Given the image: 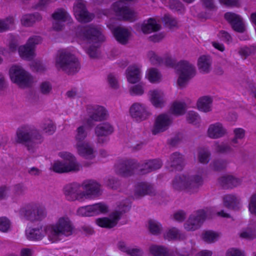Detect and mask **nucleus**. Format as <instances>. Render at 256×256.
<instances>
[{
	"label": "nucleus",
	"mask_w": 256,
	"mask_h": 256,
	"mask_svg": "<svg viewBox=\"0 0 256 256\" xmlns=\"http://www.w3.org/2000/svg\"><path fill=\"white\" fill-rule=\"evenodd\" d=\"M219 36L224 42H230L232 41L230 35L226 32L221 30L219 34Z\"/></svg>",
	"instance_id": "052dcab7"
},
{
	"label": "nucleus",
	"mask_w": 256,
	"mask_h": 256,
	"mask_svg": "<svg viewBox=\"0 0 256 256\" xmlns=\"http://www.w3.org/2000/svg\"><path fill=\"white\" fill-rule=\"evenodd\" d=\"M160 28L161 26L157 24L155 19L150 18L146 22H144L142 24L141 29L144 34H148L158 31L160 29Z\"/></svg>",
	"instance_id": "2f4dec72"
},
{
	"label": "nucleus",
	"mask_w": 256,
	"mask_h": 256,
	"mask_svg": "<svg viewBox=\"0 0 256 256\" xmlns=\"http://www.w3.org/2000/svg\"><path fill=\"white\" fill-rule=\"evenodd\" d=\"M163 22L168 26H174L176 22L169 16L166 14L163 18Z\"/></svg>",
	"instance_id": "69168bd1"
},
{
	"label": "nucleus",
	"mask_w": 256,
	"mask_h": 256,
	"mask_svg": "<svg viewBox=\"0 0 256 256\" xmlns=\"http://www.w3.org/2000/svg\"><path fill=\"white\" fill-rule=\"evenodd\" d=\"M128 254L131 256H142L143 252L140 248H130L129 250L128 251Z\"/></svg>",
	"instance_id": "774afa93"
},
{
	"label": "nucleus",
	"mask_w": 256,
	"mask_h": 256,
	"mask_svg": "<svg viewBox=\"0 0 256 256\" xmlns=\"http://www.w3.org/2000/svg\"><path fill=\"white\" fill-rule=\"evenodd\" d=\"M86 53L91 58H96L98 56L97 46H91L86 50Z\"/></svg>",
	"instance_id": "13d9d810"
},
{
	"label": "nucleus",
	"mask_w": 256,
	"mask_h": 256,
	"mask_svg": "<svg viewBox=\"0 0 256 256\" xmlns=\"http://www.w3.org/2000/svg\"><path fill=\"white\" fill-rule=\"evenodd\" d=\"M219 182L224 188H232L240 184V179L232 176H224L219 178Z\"/></svg>",
	"instance_id": "7c9ffc66"
},
{
	"label": "nucleus",
	"mask_w": 256,
	"mask_h": 256,
	"mask_svg": "<svg viewBox=\"0 0 256 256\" xmlns=\"http://www.w3.org/2000/svg\"><path fill=\"white\" fill-rule=\"evenodd\" d=\"M176 116V101H174L168 112L160 114L156 118L152 130V134L156 135L166 130L172 124L174 116Z\"/></svg>",
	"instance_id": "1a4fd4ad"
},
{
	"label": "nucleus",
	"mask_w": 256,
	"mask_h": 256,
	"mask_svg": "<svg viewBox=\"0 0 256 256\" xmlns=\"http://www.w3.org/2000/svg\"><path fill=\"white\" fill-rule=\"evenodd\" d=\"M22 212L26 219L31 222L41 221L47 215L45 207L38 204H29Z\"/></svg>",
	"instance_id": "f8f14e48"
},
{
	"label": "nucleus",
	"mask_w": 256,
	"mask_h": 256,
	"mask_svg": "<svg viewBox=\"0 0 256 256\" xmlns=\"http://www.w3.org/2000/svg\"><path fill=\"white\" fill-rule=\"evenodd\" d=\"M206 218V212L200 210L190 214L188 220L184 223V228L188 230H195L198 229Z\"/></svg>",
	"instance_id": "4468645a"
},
{
	"label": "nucleus",
	"mask_w": 256,
	"mask_h": 256,
	"mask_svg": "<svg viewBox=\"0 0 256 256\" xmlns=\"http://www.w3.org/2000/svg\"><path fill=\"white\" fill-rule=\"evenodd\" d=\"M204 6L209 10H215L216 7L214 4V0H202Z\"/></svg>",
	"instance_id": "e2e57ef3"
},
{
	"label": "nucleus",
	"mask_w": 256,
	"mask_h": 256,
	"mask_svg": "<svg viewBox=\"0 0 256 256\" xmlns=\"http://www.w3.org/2000/svg\"><path fill=\"white\" fill-rule=\"evenodd\" d=\"M130 114L132 118L139 122L146 120L151 115L146 106L139 102L132 104L130 108Z\"/></svg>",
	"instance_id": "a211bd4d"
},
{
	"label": "nucleus",
	"mask_w": 256,
	"mask_h": 256,
	"mask_svg": "<svg viewBox=\"0 0 256 256\" xmlns=\"http://www.w3.org/2000/svg\"><path fill=\"white\" fill-rule=\"evenodd\" d=\"M87 112L89 118L86 120V123L90 127L94 125V122L102 121L106 118V110L102 106H88Z\"/></svg>",
	"instance_id": "ddd939ff"
},
{
	"label": "nucleus",
	"mask_w": 256,
	"mask_h": 256,
	"mask_svg": "<svg viewBox=\"0 0 256 256\" xmlns=\"http://www.w3.org/2000/svg\"><path fill=\"white\" fill-rule=\"evenodd\" d=\"M80 36L84 40L97 42L104 40V36L96 28L88 26L83 27L80 30Z\"/></svg>",
	"instance_id": "f3484780"
},
{
	"label": "nucleus",
	"mask_w": 256,
	"mask_h": 256,
	"mask_svg": "<svg viewBox=\"0 0 256 256\" xmlns=\"http://www.w3.org/2000/svg\"><path fill=\"white\" fill-rule=\"evenodd\" d=\"M148 80L152 82H157L160 81L161 74L158 70L155 68H152L148 70Z\"/></svg>",
	"instance_id": "a19ab883"
},
{
	"label": "nucleus",
	"mask_w": 256,
	"mask_h": 256,
	"mask_svg": "<svg viewBox=\"0 0 256 256\" xmlns=\"http://www.w3.org/2000/svg\"><path fill=\"white\" fill-rule=\"evenodd\" d=\"M177 74H178L177 85L182 88H185L196 75L195 66L188 61L180 60L177 62Z\"/></svg>",
	"instance_id": "0eeeda50"
},
{
	"label": "nucleus",
	"mask_w": 256,
	"mask_h": 256,
	"mask_svg": "<svg viewBox=\"0 0 256 256\" xmlns=\"http://www.w3.org/2000/svg\"><path fill=\"white\" fill-rule=\"evenodd\" d=\"M224 17L234 31L242 33L246 30L245 24L240 16L235 13L228 12L224 14Z\"/></svg>",
	"instance_id": "4be33fe9"
},
{
	"label": "nucleus",
	"mask_w": 256,
	"mask_h": 256,
	"mask_svg": "<svg viewBox=\"0 0 256 256\" xmlns=\"http://www.w3.org/2000/svg\"><path fill=\"white\" fill-rule=\"evenodd\" d=\"M26 190V188L22 184H18L14 186L13 192L15 195L20 196L24 194Z\"/></svg>",
	"instance_id": "3c124183"
},
{
	"label": "nucleus",
	"mask_w": 256,
	"mask_h": 256,
	"mask_svg": "<svg viewBox=\"0 0 256 256\" xmlns=\"http://www.w3.org/2000/svg\"><path fill=\"white\" fill-rule=\"evenodd\" d=\"M226 161L223 159L214 160L211 164L210 166L216 171H220L224 169L226 167Z\"/></svg>",
	"instance_id": "79ce46f5"
},
{
	"label": "nucleus",
	"mask_w": 256,
	"mask_h": 256,
	"mask_svg": "<svg viewBox=\"0 0 256 256\" xmlns=\"http://www.w3.org/2000/svg\"><path fill=\"white\" fill-rule=\"evenodd\" d=\"M10 222L9 220L6 217L0 218V230L2 232H6L10 228Z\"/></svg>",
	"instance_id": "49530a36"
},
{
	"label": "nucleus",
	"mask_w": 256,
	"mask_h": 256,
	"mask_svg": "<svg viewBox=\"0 0 256 256\" xmlns=\"http://www.w3.org/2000/svg\"><path fill=\"white\" fill-rule=\"evenodd\" d=\"M184 165V162L183 156L180 154L177 153V170H180Z\"/></svg>",
	"instance_id": "680f3d73"
},
{
	"label": "nucleus",
	"mask_w": 256,
	"mask_h": 256,
	"mask_svg": "<svg viewBox=\"0 0 256 256\" xmlns=\"http://www.w3.org/2000/svg\"><path fill=\"white\" fill-rule=\"evenodd\" d=\"M108 80L110 86L113 88H118V80L112 74H110L108 76Z\"/></svg>",
	"instance_id": "6e6d98bb"
},
{
	"label": "nucleus",
	"mask_w": 256,
	"mask_h": 256,
	"mask_svg": "<svg viewBox=\"0 0 256 256\" xmlns=\"http://www.w3.org/2000/svg\"><path fill=\"white\" fill-rule=\"evenodd\" d=\"M74 227L68 216L60 217L57 222L46 226L49 239L57 242L72 234Z\"/></svg>",
	"instance_id": "f03ea898"
},
{
	"label": "nucleus",
	"mask_w": 256,
	"mask_h": 256,
	"mask_svg": "<svg viewBox=\"0 0 256 256\" xmlns=\"http://www.w3.org/2000/svg\"><path fill=\"white\" fill-rule=\"evenodd\" d=\"M108 211L106 206L102 203L96 204L79 208L77 210L78 216H92Z\"/></svg>",
	"instance_id": "6ab92c4d"
},
{
	"label": "nucleus",
	"mask_w": 256,
	"mask_h": 256,
	"mask_svg": "<svg viewBox=\"0 0 256 256\" xmlns=\"http://www.w3.org/2000/svg\"><path fill=\"white\" fill-rule=\"evenodd\" d=\"M52 18L54 20V22L53 23V28L57 31L60 30L64 28V22H68L70 23L72 21L70 16L62 8L57 9L52 14Z\"/></svg>",
	"instance_id": "aec40b11"
},
{
	"label": "nucleus",
	"mask_w": 256,
	"mask_h": 256,
	"mask_svg": "<svg viewBox=\"0 0 256 256\" xmlns=\"http://www.w3.org/2000/svg\"><path fill=\"white\" fill-rule=\"evenodd\" d=\"M149 230L153 234H158L162 230V226L158 222L153 220L149 221Z\"/></svg>",
	"instance_id": "a18cd8bd"
},
{
	"label": "nucleus",
	"mask_w": 256,
	"mask_h": 256,
	"mask_svg": "<svg viewBox=\"0 0 256 256\" xmlns=\"http://www.w3.org/2000/svg\"><path fill=\"white\" fill-rule=\"evenodd\" d=\"M42 20V16L40 14L36 12L33 14H26L24 16L21 22L22 25L26 26H32L36 21H39Z\"/></svg>",
	"instance_id": "e433bc0d"
},
{
	"label": "nucleus",
	"mask_w": 256,
	"mask_h": 256,
	"mask_svg": "<svg viewBox=\"0 0 256 256\" xmlns=\"http://www.w3.org/2000/svg\"><path fill=\"white\" fill-rule=\"evenodd\" d=\"M202 184V176L196 175L187 177L185 175L180 176L177 178V189L186 190L190 192H193Z\"/></svg>",
	"instance_id": "9b49d317"
},
{
	"label": "nucleus",
	"mask_w": 256,
	"mask_h": 256,
	"mask_svg": "<svg viewBox=\"0 0 256 256\" xmlns=\"http://www.w3.org/2000/svg\"><path fill=\"white\" fill-rule=\"evenodd\" d=\"M80 185L73 183L65 186L64 188V194L66 198L70 201L76 200H80L83 198L82 192L80 190Z\"/></svg>",
	"instance_id": "b1692460"
},
{
	"label": "nucleus",
	"mask_w": 256,
	"mask_h": 256,
	"mask_svg": "<svg viewBox=\"0 0 256 256\" xmlns=\"http://www.w3.org/2000/svg\"><path fill=\"white\" fill-rule=\"evenodd\" d=\"M73 8L76 17L79 21L88 22L92 20L93 16L87 10L84 0H77Z\"/></svg>",
	"instance_id": "412c9836"
},
{
	"label": "nucleus",
	"mask_w": 256,
	"mask_h": 256,
	"mask_svg": "<svg viewBox=\"0 0 256 256\" xmlns=\"http://www.w3.org/2000/svg\"><path fill=\"white\" fill-rule=\"evenodd\" d=\"M234 138L232 140V144H236L238 142V139H242L244 136V130L242 128H236L234 130Z\"/></svg>",
	"instance_id": "8fccbe9b"
},
{
	"label": "nucleus",
	"mask_w": 256,
	"mask_h": 256,
	"mask_svg": "<svg viewBox=\"0 0 256 256\" xmlns=\"http://www.w3.org/2000/svg\"><path fill=\"white\" fill-rule=\"evenodd\" d=\"M226 130L220 122L210 124L208 130V134L210 138H218L224 136L226 133Z\"/></svg>",
	"instance_id": "c85d7f7f"
},
{
	"label": "nucleus",
	"mask_w": 256,
	"mask_h": 256,
	"mask_svg": "<svg viewBox=\"0 0 256 256\" xmlns=\"http://www.w3.org/2000/svg\"><path fill=\"white\" fill-rule=\"evenodd\" d=\"M42 128L44 132L48 135L52 134L56 130V126L50 121L44 124Z\"/></svg>",
	"instance_id": "09e8293b"
},
{
	"label": "nucleus",
	"mask_w": 256,
	"mask_h": 256,
	"mask_svg": "<svg viewBox=\"0 0 256 256\" xmlns=\"http://www.w3.org/2000/svg\"><path fill=\"white\" fill-rule=\"evenodd\" d=\"M186 118L189 123L194 125L199 124L200 122V116L194 111H190L187 114Z\"/></svg>",
	"instance_id": "37998d69"
},
{
	"label": "nucleus",
	"mask_w": 256,
	"mask_h": 256,
	"mask_svg": "<svg viewBox=\"0 0 256 256\" xmlns=\"http://www.w3.org/2000/svg\"><path fill=\"white\" fill-rule=\"evenodd\" d=\"M9 74L11 80L20 88L30 87L34 82L31 74L20 66H12L10 69Z\"/></svg>",
	"instance_id": "9d476101"
},
{
	"label": "nucleus",
	"mask_w": 256,
	"mask_h": 256,
	"mask_svg": "<svg viewBox=\"0 0 256 256\" xmlns=\"http://www.w3.org/2000/svg\"><path fill=\"white\" fill-rule=\"evenodd\" d=\"M166 239L174 240L176 238V230L174 228L170 229L164 236Z\"/></svg>",
	"instance_id": "0e129e2a"
},
{
	"label": "nucleus",
	"mask_w": 256,
	"mask_h": 256,
	"mask_svg": "<svg viewBox=\"0 0 256 256\" xmlns=\"http://www.w3.org/2000/svg\"><path fill=\"white\" fill-rule=\"evenodd\" d=\"M40 90L42 94H47L51 91L52 86L49 82H43L40 86Z\"/></svg>",
	"instance_id": "5fc2aeb1"
},
{
	"label": "nucleus",
	"mask_w": 256,
	"mask_h": 256,
	"mask_svg": "<svg viewBox=\"0 0 256 256\" xmlns=\"http://www.w3.org/2000/svg\"><path fill=\"white\" fill-rule=\"evenodd\" d=\"M82 187L84 190L82 192L83 198L98 197L102 194L100 185L94 180H84L82 184Z\"/></svg>",
	"instance_id": "dca6fc26"
},
{
	"label": "nucleus",
	"mask_w": 256,
	"mask_h": 256,
	"mask_svg": "<svg viewBox=\"0 0 256 256\" xmlns=\"http://www.w3.org/2000/svg\"><path fill=\"white\" fill-rule=\"evenodd\" d=\"M216 149L218 152L221 153L229 152H230L232 150L229 144L224 143L218 144Z\"/></svg>",
	"instance_id": "864d4df0"
},
{
	"label": "nucleus",
	"mask_w": 256,
	"mask_h": 256,
	"mask_svg": "<svg viewBox=\"0 0 256 256\" xmlns=\"http://www.w3.org/2000/svg\"><path fill=\"white\" fill-rule=\"evenodd\" d=\"M42 40L40 36H34L30 38L26 44L19 47L18 52L20 56L23 58L30 60L34 56V46L38 44Z\"/></svg>",
	"instance_id": "2eb2a0df"
},
{
	"label": "nucleus",
	"mask_w": 256,
	"mask_h": 256,
	"mask_svg": "<svg viewBox=\"0 0 256 256\" xmlns=\"http://www.w3.org/2000/svg\"><path fill=\"white\" fill-rule=\"evenodd\" d=\"M87 136L84 126H79L76 130L75 140L76 148L78 154L86 159L92 160L95 156L92 144L84 141Z\"/></svg>",
	"instance_id": "39448f33"
},
{
	"label": "nucleus",
	"mask_w": 256,
	"mask_h": 256,
	"mask_svg": "<svg viewBox=\"0 0 256 256\" xmlns=\"http://www.w3.org/2000/svg\"><path fill=\"white\" fill-rule=\"evenodd\" d=\"M252 52V50L248 47L241 48L239 51L240 55L245 58L250 56Z\"/></svg>",
	"instance_id": "338daca9"
},
{
	"label": "nucleus",
	"mask_w": 256,
	"mask_h": 256,
	"mask_svg": "<svg viewBox=\"0 0 256 256\" xmlns=\"http://www.w3.org/2000/svg\"><path fill=\"white\" fill-rule=\"evenodd\" d=\"M223 202L224 206L229 209L238 210L240 208L239 198L234 195L224 196L223 198Z\"/></svg>",
	"instance_id": "72a5a7b5"
},
{
	"label": "nucleus",
	"mask_w": 256,
	"mask_h": 256,
	"mask_svg": "<svg viewBox=\"0 0 256 256\" xmlns=\"http://www.w3.org/2000/svg\"><path fill=\"white\" fill-rule=\"evenodd\" d=\"M43 140L39 131L31 126H22L16 131L15 142L24 145L29 151L33 149L34 144L42 143Z\"/></svg>",
	"instance_id": "7ed1b4c3"
},
{
	"label": "nucleus",
	"mask_w": 256,
	"mask_h": 256,
	"mask_svg": "<svg viewBox=\"0 0 256 256\" xmlns=\"http://www.w3.org/2000/svg\"><path fill=\"white\" fill-rule=\"evenodd\" d=\"M210 152L206 148H200L198 151V159L200 163L206 164L210 160Z\"/></svg>",
	"instance_id": "58836bf2"
},
{
	"label": "nucleus",
	"mask_w": 256,
	"mask_h": 256,
	"mask_svg": "<svg viewBox=\"0 0 256 256\" xmlns=\"http://www.w3.org/2000/svg\"><path fill=\"white\" fill-rule=\"evenodd\" d=\"M212 102V99L208 96H204L200 98L197 102L198 109L205 112L210 111Z\"/></svg>",
	"instance_id": "c9c22d12"
},
{
	"label": "nucleus",
	"mask_w": 256,
	"mask_h": 256,
	"mask_svg": "<svg viewBox=\"0 0 256 256\" xmlns=\"http://www.w3.org/2000/svg\"><path fill=\"white\" fill-rule=\"evenodd\" d=\"M98 137V142L104 144L107 141L106 136L112 134L114 131V126L108 122H104L98 124L94 130Z\"/></svg>",
	"instance_id": "5701e85b"
},
{
	"label": "nucleus",
	"mask_w": 256,
	"mask_h": 256,
	"mask_svg": "<svg viewBox=\"0 0 256 256\" xmlns=\"http://www.w3.org/2000/svg\"><path fill=\"white\" fill-rule=\"evenodd\" d=\"M60 156L63 160L55 162L52 168L54 172L58 173L76 172L80 170V165L77 162L74 156L68 152L60 153Z\"/></svg>",
	"instance_id": "6e6552de"
},
{
	"label": "nucleus",
	"mask_w": 256,
	"mask_h": 256,
	"mask_svg": "<svg viewBox=\"0 0 256 256\" xmlns=\"http://www.w3.org/2000/svg\"><path fill=\"white\" fill-rule=\"evenodd\" d=\"M150 100L152 104L157 108L164 106V100L160 92L157 90H150L148 92Z\"/></svg>",
	"instance_id": "f704fd0d"
},
{
	"label": "nucleus",
	"mask_w": 256,
	"mask_h": 256,
	"mask_svg": "<svg viewBox=\"0 0 256 256\" xmlns=\"http://www.w3.org/2000/svg\"><path fill=\"white\" fill-rule=\"evenodd\" d=\"M131 95H142L144 92V86L142 84H136L130 89Z\"/></svg>",
	"instance_id": "de8ad7c7"
},
{
	"label": "nucleus",
	"mask_w": 256,
	"mask_h": 256,
	"mask_svg": "<svg viewBox=\"0 0 256 256\" xmlns=\"http://www.w3.org/2000/svg\"><path fill=\"white\" fill-rule=\"evenodd\" d=\"M150 250L154 256H170L168 250L162 246H152Z\"/></svg>",
	"instance_id": "4c0bfd02"
},
{
	"label": "nucleus",
	"mask_w": 256,
	"mask_h": 256,
	"mask_svg": "<svg viewBox=\"0 0 256 256\" xmlns=\"http://www.w3.org/2000/svg\"><path fill=\"white\" fill-rule=\"evenodd\" d=\"M150 60L153 64H164L166 66L176 68V60L169 56H166L164 58L160 57L154 52L150 53Z\"/></svg>",
	"instance_id": "393cba45"
},
{
	"label": "nucleus",
	"mask_w": 256,
	"mask_h": 256,
	"mask_svg": "<svg viewBox=\"0 0 256 256\" xmlns=\"http://www.w3.org/2000/svg\"><path fill=\"white\" fill-rule=\"evenodd\" d=\"M152 193V187L146 182L138 183L136 187L134 196L136 198H139L146 194H150Z\"/></svg>",
	"instance_id": "c756f323"
},
{
	"label": "nucleus",
	"mask_w": 256,
	"mask_h": 256,
	"mask_svg": "<svg viewBox=\"0 0 256 256\" xmlns=\"http://www.w3.org/2000/svg\"><path fill=\"white\" fill-rule=\"evenodd\" d=\"M240 236L248 240H252L256 238V232L254 230H248L242 232L240 234Z\"/></svg>",
	"instance_id": "603ef678"
},
{
	"label": "nucleus",
	"mask_w": 256,
	"mask_h": 256,
	"mask_svg": "<svg viewBox=\"0 0 256 256\" xmlns=\"http://www.w3.org/2000/svg\"><path fill=\"white\" fill-rule=\"evenodd\" d=\"M162 162L159 159L149 160L140 167L134 160L123 161L116 166V172L122 176H128L132 175L136 169L139 170L140 174H144L160 168Z\"/></svg>",
	"instance_id": "f257e3e1"
},
{
	"label": "nucleus",
	"mask_w": 256,
	"mask_h": 256,
	"mask_svg": "<svg viewBox=\"0 0 256 256\" xmlns=\"http://www.w3.org/2000/svg\"><path fill=\"white\" fill-rule=\"evenodd\" d=\"M226 256H244V255L240 250L232 248L228 250Z\"/></svg>",
	"instance_id": "bf43d9fd"
},
{
	"label": "nucleus",
	"mask_w": 256,
	"mask_h": 256,
	"mask_svg": "<svg viewBox=\"0 0 256 256\" xmlns=\"http://www.w3.org/2000/svg\"><path fill=\"white\" fill-rule=\"evenodd\" d=\"M14 23V18L9 16L4 20H0V32L9 30Z\"/></svg>",
	"instance_id": "ea45409f"
},
{
	"label": "nucleus",
	"mask_w": 256,
	"mask_h": 256,
	"mask_svg": "<svg viewBox=\"0 0 256 256\" xmlns=\"http://www.w3.org/2000/svg\"><path fill=\"white\" fill-rule=\"evenodd\" d=\"M56 66L68 74H74L80 69V64L78 58L65 50L58 52L56 60Z\"/></svg>",
	"instance_id": "20e7f679"
},
{
	"label": "nucleus",
	"mask_w": 256,
	"mask_h": 256,
	"mask_svg": "<svg viewBox=\"0 0 256 256\" xmlns=\"http://www.w3.org/2000/svg\"><path fill=\"white\" fill-rule=\"evenodd\" d=\"M218 237L217 233L211 230H208L202 234L203 240L207 242H212L216 240Z\"/></svg>",
	"instance_id": "c03bdc74"
},
{
	"label": "nucleus",
	"mask_w": 256,
	"mask_h": 256,
	"mask_svg": "<svg viewBox=\"0 0 256 256\" xmlns=\"http://www.w3.org/2000/svg\"><path fill=\"white\" fill-rule=\"evenodd\" d=\"M46 226L30 228L26 230L27 238L31 240H42L46 234L48 235V232Z\"/></svg>",
	"instance_id": "a878e982"
},
{
	"label": "nucleus",
	"mask_w": 256,
	"mask_h": 256,
	"mask_svg": "<svg viewBox=\"0 0 256 256\" xmlns=\"http://www.w3.org/2000/svg\"><path fill=\"white\" fill-rule=\"evenodd\" d=\"M186 110V105L185 102L177 101V116L184 114Z\"/></svg>",
	"instance_id": "4d7b16f0"
},
{
	"label": "nucleus",
	"mask_w": 256,
	"mask_h": 256,
	"mask_svg": "<svg viewBox=\"0 0 256 256\" xmlns=\"http://www.w3.org/2000/svg\"><path fill=\"white\" fill-rule=\"evenodd\" d=\"M128 81L132 84L138 82L140 80V68L136 64L129 66L126 70Z\"/></svg>",
	"instance_id": "bb28decb"
},
{
	"label": "nucleus",
	"mask_w": 256,
	"mask_h": 256,
	"mask_svg": "<svg viewBox=\"0 0 256 256\" xmlns=\"http://www.w3.org/2000/svg\"><path fill=\"white\" fill-rule=\"evenodd\" d=\"M130 206L129 200H125L120 202L118 206V210L113 212L112 219L108 218H100L96 220V223L98 226L102 228H112L117 224L122 214L130 210Z\"/></svg>",
	"instance_id": "423d86ee"
},
{
	"label": "nucleus",
	"mask_w": 256,
	"mask_h": 256,
	"mask_svg": "<svg viewBox=\"0 0 256 256\" xmlns=\"http://www.w3.org/2000/svg\"><path fill=\"white\" fill-rule=\"evenodd\" d=\"M212 60L210 56L203 55L198 61V66L200 71L204 74L208 73L211 70Z\"/></svg>",
	"instance_id": "473e14b6"
},
{
	"label": "nucleus",
	"mask_w": 256,
	"mask_h": 256,
	"mask_svg": "<svg viewBox=\"0 0 256 256\" xmlns=\"http://www.w3.org/2000/svg\"><path fill=\"white\" fill-rule=\"evenodd\" d=\"M113 34L118 42L125 44L128 41L130 32L127 28L117 27L114 30Z\"/></svg>",
	"instance_id": "cd10ccee"
}]
</instances>
